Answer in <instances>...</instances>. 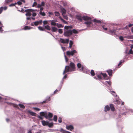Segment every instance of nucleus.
<instances>
[{
	"instance_id": "nucleus-23",
	"label": "nucleus",
	"mask_w": 133,
	"mask_h": 133,
	"mask_svg": "<svg viewBox=\"0 0 133 133\" xmlns=\"http://www.w3.org/2000/svg\"><path fill=\"white\" fill-rule=\"evenodd\" d=\"M32 28H33L32 27L29 26H26L24 27L23 29L25 30H27L30 29Z\"/></svg>"
},
{
	"instance_id": "nucleus-34",
	"label": "nucleus",
	"mask_w": 133,
	"mask_h": 133,
	"mask_svg": "<svg viewBox=\"0 0 133 133\" xmlns=\"http://www.w3.org/2000/svg\"><path fill=\"white\" fill-rule=\"evenodd\" d=\"M72 28L71 26H65L64 27V28L66 30L68 29L69 28L71 29Z\"/></svg>"
},
{
	"instance_id": "nucleus-45",
	"label": "nucleus",
	"mask_w": 133,
	"mask_h": 133,
	"mask_svg": "<svg viewBox=\"0 0 133 133\" xmlns=\"http://www.w3.org/2000/svg\"><path fill=\"white\" fill-rule=\"evenodd\" d=\"M33 108L35 110L37 111H39L40 110V109L37 108Z\"/></svg>"
},
{
	"instance_id": "nucleus-54",
	"label": "nucleus",
	"mask_w": 133,
	"mask_h": 133,
	"mask_svg": "<svg viewBox=\"0 0 133 133\" xmlns=\"http://www.w3.org/2000/svg\"><path fill=\"white\" fill-rule=\"evenodd\" d=\"M43 23L44 25L48 23V22L47 21H43Z\"/></svg>"
},
{
	"instance_id": "nucleus-9",
	"label": "nucleus",
	"mask_w": 133,
	"mask_h": 133,
	"mask_svg": "<svg viewBox=\"0 0 133 133\" xmlns=\"http://www.w3.org/2000/svg\"><path fill=\"white\" fill-rule=\"evenodd\" d=\"M60 42L61 43H68L69 42V39H64L63 38H60Z\"/></svg>"
},
{
	"instance_id": "nucleus-12",
	"label": "nucleus",
	"mask_w": 133,
	"mask_h": 133,
	"mask_svg": "<svg viewBox=\"0 0 133 133\" xmlns=\"http://www.w3.org/2000/svg\"><path fill=\"white\" fill-rule=\"evenodd\" d=\"M66 128L67 129L71 131H72V130L74 129L73 127L71 125H66Z\"/></svg>"
},
{
	"instance_id": "nucleus-19",
	"label": "nucleus",
	"mask_w": 133,
	"mask_h": 133,
	"mask_svg": "<svg viewBox=\"0 0 133 133\" xmlns=\"http://www.w3.org/2000/svg\"><path fill=\"white\" fill-rule=\"evenodd\" d=\"M28 112L30 115H31L32 116H36V114L34 112L31 111L30 110H29L28 111Z\"/></svg>"
},
{
	"instance_id": "nucleus-42",
	"label": "nucleus",
	"mask_w": 133,
	"mask_h": 133,
	"mask_svg": "<svg viewBox=\"0 0 133 133\" xmlns=\"http://www.w3.org/2000/svg\"><path fill=\"white\" fill-rule=\"evenodd\" d=\"M48 114L46 112H44V117L46 119H47V117H48Z\"/></svg>"
},
{
	"instance_id": "nucleus-53",
	"label": "nucleus",
	"mask_w": 133,
	"mask_h": 133,
	"mask_svg": "<svg viewBox=\"0 0 133 133\" xmlns=\"http://www.w3.org/2000/svg\"><path fill=\"white\" fill-rule=\"evenodd\" d=\"M48 13L49 14V17H50V15H53V13L51 12H49Z\"/></svg>"
},
{
	"instance_id": "nucleus-59",
	"label": "nucleus",
	"mask_w": 133,
	"mask_h": 133,
	"mask_svg": "<svg viewBox=\"0 0 133 133\" xmlns=\"http://www.w3.org/2000/svg\"><path fill=\"white\" fill-rule=\"evenodd\" d=\"M107 83L109 85H110L111 84V83L110 81H106Z\"/></svg>"
},
{
	"instance_id": "nucleus-52",
	"label": "nucleus",
	"mask_w": 133,
	"mask_h": 133,
	"mask_svg": "<svg viewBox=\"0 0 133 133\" xmlns=\"http://www.w3.org/2000/svg\"><path fill=\"white\" fill-rule=\"evenodd\" d=\"M61 87H60V89H59V90H58V91H59L60 89H61ZM58 90L57 89H56L54 92V94H56L57 92H58Z\"/></svg>"
},
{
	"instance_id": "nucleus-41",
	"label": "nucleus",
	"mask_w": 133,
	"mask_h": 133,
	"mask_svg": "<svg viewBox=\"0 0 133 133\" xmlns=\"http://www.w3.org/2000/svg\"><path fill=\"white\" fill-rule=\"evenodd\" d=\"M58 122L59 123H61L62 122V118L61 117H59Z\"/></svg>"
},
{
	"instance_id": "nucleus-18",
	"label": "nucleus",
	"mask_w": 133,
	"mask_h": 133,
	"mask_svg": "<svg viewBox=\"0 0 133 133\" xmlns=\"http://www.w3.org/2000/svg\"><path fill=\"white\" fill-rule=\"evenodd\" d=\"M110 108L111 110L113 111H115V109L114 107L113 104H110Z\"/></svg>"
},
{
	"instance_id": "nucleus-15",
	"label": "nucleus",
	"mask_w": 133,
	"mask_h": 133,
	"mask_svg": "<svg viewBox=\"0 0 133 133\" xmlns=\"http://www.w3.org/2000/svg\"><path fill=\"white\" fill-rule=\"evenodd\" d=\"M106 72H107L109 75L110 76H111L112 75L113 71L111 69H109L106 71Z\"/></svg>"
},
{
	"instance_id": "nucleus-47",
	"label": "nucleus",
	"mask_w": 133,
	"mask_h": 133,
	"mask_svg": "<svg viewBox=\"0 0 133 133\" xmlns=\"http://www.w3.org/2000/svg\"><path fill=\"white\" fill-rule=\"evenodd\" d=\"M48 102V101L47 100H46L45 101H43V102H41V104H43V103H47V102Z\"/></svg>"
},
{
	"instance_id": "nucleus-48",
	"label": "nucleus",
	"mask_w": 133,
	"mask_h": 133,
	"mask_svg": "<svg viewBox=\"0 0 133 133\" xmlns=\"http://www.w3.org/2000/svg\"><path fill=\"white\" fill-rule=\"evenodd\" d=\"M119 39L121 41H123L124 40L123 37L122 36H120Z\"/></svg>"
},
{
	"instance_id": "nucleus-5",
	"label": "nucleus",
	"mask_w": 133,
	"mask_h": 133,
	"mask_svg": "<svg viewBox=\"0 0 133 133\" xmlns=\"http://www.w3.org/2000/svg\"><path fill=\"white\" fill-rule=\"evenodd\" d=\"M70 71H74L75 70V65L73 63L71 62L70 64Z\"/></svg>"
},
{
	"instance_id": "nucleus-30",
	"label": "nucleus",
	"mask_w": 133,
	"mask_h": 133,
	"mask_svg": "<svg viewBox=\"0 0 133 133\" xmlns=\"http://www.w3.org/2000/svg\"><path fill=\"white\" fill-rule=\"evenodd\" d=\"M38 28L39 30L42 31H44L45 29V28H44L40 26H38Z\"/></svg>"
},
{
	"instance_id": "nucleus-21",
	"label": "nucleus",
	"mask_w": 133,
	"mask_h": 133,
	"mask_svg": "<svg viewBox=\"0 0 133 133\" xmlns=\"http://www.w3.org/2000/svg\"><path fill=\"white\" fill-rule=\"evenodd\" d=\"M110 110V108L108 105L106 106L104 108V111L106 112L107 111H109Z\"/></svg>"
},
{
	"instance_id": "nucleus-39",
	"label": "nucleus",
	"mask_w": 133,
	"mask_h": 133,
	"mask_svg": "<svg viewBox=\"0 0 133 133\" xmlns=\"http://www.w3.org/2000/svg\"><path fill=\"white\" fill-rule=\"evenodd\" d=\"M55 15L56 16H59L60 15L59 13L58 12H55Z\"/></svg>"
},
{
	"instance_id": "nucleus-43",
	"label": "nucleus",
	"mask_w": 133,
	"mask_h": 133,
	"mask_svg": "<svg viewBox=\"0 0 133 133\" xmlns=\"http://www.w3.org/2000/svg\"><path fill=\"white\" fill-rule=\"evenodd\" d=\"M101 74L100 75H98L97 76V77L99 79H101L102 78V77L101 76Z\"/></svg>"
},
{
	"instance_id": "nucleus-60",
	"label": "nucleus",
	"mask_w": 133,
	"mask_h": 133,
	"mask_svg": "<svg viewBox=\"0 0 133 133\" xmlns=\"http://www.w3.org/2000/svg\"><path fill=\"white\" fill-rule=\"evenodd\" d=\"M63 17L64 19H66L67 20V19H68V17L67 16V15H66L65 16H64Z\"/></svg>"
},
{
	"instance_id": "nucleus-50",
	"label": "nucleus",
	"mask_w": 133,
	"mask_h": 133,
	"mask_svg": "<svg viewBox=\"0 0 133 133\" xmlns=\"http://www.w3.org/2000/svg\"><path fill=\"white\" fill-rule=\"evenodd\" d=\"M3 10V7H1L0 8V14L2 13Z\"/></svg>"
},
{
	"instance_id": "nucleus-22",
	"label": "nucleus",
	"mask_w": 133,
	"mask_h": 133,
	"mask_svg": "<svg viewBox=\"0 0 133 133\" xmlns=\"http://www.w3.org/2000/svg\"><path fill=\"white\" fill-rule=\"evenodd\" d=\"M60 131L63 133H72L70 132L64 130L62 128H61V129Z\"/></svg>"
},
{
	"instance_id": "nucleus-61",
	"label": "nucleus",
	"mask_w": 133,
	"mask_h": 133,
	"mask_svg": "<svg viewBox=\"0 0 133 133\" xmlns=\"http://www.w3.org/2000/svg\"><path fill=\"white\" fill-rule=\"evenodd\" d=\"M7 9V7L6 6H4V7H3V10H6Z\"/></svg>"
},
{
	"instance_id": "nucleus-14",
	"label": "nucleus",
	"mask_w": 133,
	"mask_h": 133,
	"mask_svg": "<svg viewBox=\"0 0 133 133\" xmlns=\"http://www.w3.org/2000/svg\"><path fill=\"white\" fill-rule=\"evenodd\" d=\"M51 25L54 26H55L56 25V22H57V21L56 19H54L51 21Z\"/></svg>"
},
{
	"instance_id": "nucleus-38",
	"label": "nucleus",
	"mask_w": 133,
	"mask_h": 133,
	"mask_svg": "<svg viewBox=\"0 0 133 133\" xmlns=\"http://www.w3.org/2000/svg\"><path fill=\"white\" fill-rule=\"evenodd\" d=\"M39 14L42 16H45V14L44 12H43L42 11L39 12Z\"/></svg>"
},
{
	"instance_id": "nucleus-10",
	"label": "nucleus",
	"mask_w": 133,
	"mask_h": 133,
	"mask_svg": "<svg viewBox=\"0 0 133 133\" xmlns=\"http://www.w3.org/2000/svg\"><path fill=\"white\" fill-rule=\"evenodd\" d=\"M42 20H40L39 21H37L34 22V23L35 25L37 26L39 24H41L42 23Z\"/></svg>"
},
{
	"instance_id": "nucleus-56",
	"label": "nucleus",
	"mask_w": 133,
	"mask_h": 133,
	"mask_svg": "<svg viewBox=\"0 0 133 133\" xmlns=\"http://www.w3.org/2000/svg\"><path fill=\"white\" fill-rule=\"evenodd\" d=\"M37 15L36 13L34 12L32 14V16L34 17L36 16Z\"/></svg>"
},
{
	"instance_id": "nucleus-2",
	"label": "nucleus",
	"mask_w": 133,
	"mask_h": 133,
	"mask_svg": "<svg viewBox=\"0 0 133 133\" xmlns=\"http://www.w3.org/2000/svg\"><path fill=\"white\" fill-rule=\"evenodd\" d=\"M35 10L33 9H29L25 10L24 11V12H27L25 14V15L26 16H30L32 15V14L31 12H33Z\"/></svg>"
},
{
	"instance_id": "nucleus-37",
	"label": "nucleus",
	"mask_w": 133,
	"mask_h": 133,
	"mask_svg": "<svg viewBox=\"0 0 133 133\" xmlns=\"http://www.w3.org/2000/svg\"><path fill=\"white\" fill-rule=\"evenodd\" d=\"M56 26L59 28L63 27V26L61 24H56Z\"/></svg>"
},
{
	"instance_id": "nucleus-29",
	"label": "nucleus",
	"mask_w": 133,
	"mask_h": 133,
	"mask_svg": "<svg viewBox=\"0 0 133 133\" xmlns=\"http://www.w3.org/2000/svg\"><path fill=\"white\" fill-rule=\"evenodd\" d=\"M18 105L21 108H22L23 109H24L25 108V106L23 104H18Z\"/></svg>"
},
{
	"instance_id": "nucleus-49",
	"label": "nucleus",
	"mask_w": 133,
	"mask_h": 133,
	"mask_svg": "<svg viewBox=\"0 0 133 133\" xmlns=\"http://www.w3.org/2000/svg\"><path fill=\"white\" fill-rule=\"evenodd\" d=\"M37 4V2H35L34 3L33 5H32V7L35 6H36Z\"/></svg>"
},
{
	"instance_id": "nucleus-25",
	"label": "nucleus",
	"mask_w": 133,
	"mask_h": 133,
	"mask_svg": "<svg viewBox=\"0 0 133 133\" xmlns=\"http://www.w3.org/2000/svg\"><path fill=\"white\" fill-rule=\"evenodd\" d=\"M57 117L56 115H55L54 116V118L53 120L55 122H57Z\"/></svg>"
},
{
	"instance_id": "nucleus-55",
	"label": "nucleus",
	"mask_w": 133,
	"mask_h": 133,
	"mask_svg": "<svg viewBox=\"0 0 133 133\" xmlns=\"http://www.w3.org/2000/svg\"><path fill=\"white\" fill-rule=\"evenodd\" d=\"M17 3L18 5H20L22 4V3L20 1H18L17 4Z\"/></svg>"
},
{
	"instance_id": "nucleus-13",
	"label": "nucleus",
	"mask_w": 133,
	"mask_h": 133,
	"mask_svg": "<svg viewBox=\"0 0 133 133\" xmlns=\"http://www.w3.org/2000/svg\"><path fill=\"white\" fill-rule=\"evenodd\" d=\"M116 30L115 29H114L113 30H109V32H110V33L109 34L111 35H116Z\"/></svg>"
},
{
	"instance_id": "nucleus-6",
	"label": "nucleus",
	"mask_w": 133,
	"mask_h": 133,
	"mask_svg": "<svg viewBox=\"0 0 133 133\" xmlns=\"http://www.w3.org/2000/svg\"><path fill=\"white\" fill-rule=\"evenodd\" d=\"M131 48H132L131 47ZM126 55L125 57L128 58V57H127L129 56L130 54H133V51L132 50V48H131L129 50V52H128L127 50L125 52Z\"/></svg>"
},
{
	"instance_id": "nucleus-32",
	"label": "nucleus",
	"mask_w": 133,
	"mask_h": 133,
	"mask_svg": "<svg viewBox=\"0 0 133 133\" xmlns=\"http://www.w3.org/2000/svg\"><path fill=\"white\" fill-rule=\"evenodd\" d=\"M72 33H73L74 34H77L78 32L77 30L75 29L72 30Z\"/></svg>"
},
{
	"instance_id": "nucleus-26",
	"label": "nucleus",
	"mask_w": 133,
	"mask_h": 133,
	"mask_svg": "<svg viewBox=\"0 0 133 133\" xmlns=\"http://www.w3.org/2000/svg\"><path fill=\"white\" fill-rule=\"evenodd\" d=\"M73 42L72 41H70L69 43V48H71L72 47V45L73 44Z\"/></svg>"
},
{
	"instance_id": "nucleus-31",
	"label": "nucleus",
	"mask_w": 133,
	"mask_h": 133,
	"mask_svg": "<svg viewBox=\"0 0 133 133\" xmlns=\"http://www.w3.org/2000/svg\"><path fill=\"white\" fill-rule=\"evenodd\" d=\"M48 125L49 127H51L53 126V123L52 122L49 123L48 122Z\"/></svg>"
},
{
	"instance_id": "nucleus-24",
	"label": "nucleus",
	"mask_w": 133,
	"mask_h": 133,
	"mask_svg": "<svg viewBox=\"0 0 133 133\" xmlns=\"http://www.w3.org/2000/svg\"><path fill=\"white\" fill-rule=\"evenodd\" d=\"M93 21L95 23H99L100 24H101L102 23L101 22V21L99 20H98L96 19H95Z\"/></svg>"
},
{
	"instance_id": "nucleus-44",
	"label": "nucleus",
	"mask_w": 133,
	"mask_h": 133,
	"mask_svg": "<svg viewBox=\"0 0 133 133\" xmlns=\"http://www.w3.org/2000/svg\"><path fill=\"white\" fill-rule=\"evenodd\" d=\"M114 102H117V103H115V104H120V102L119 101L117 100H116V101H114Z\"/></svg>"
},
{
	"instance_id": "nucleus-16",
	"label": "nucleus",
	"mask_w": 133,
	"mask_h": 133,
	"mask_svg": "<svg viewBox=\"0 0 133 133\" xmlns=\"http://www.w3.org/2000/svg\"><path fill=\"white\" fill-rule=\"evenodd\" d=\"M76 18L79 21L82 22V21L83 18L80 15H77L76 16Z\"/></svg>"
},
{
	"instance_id": "nucleus-62",
	"label": "nucleus",
	"mask_w": 133,
	"mask_h": 133,
	"mask_svg": "<svg viewBox=\"0 0 133 133\" xmlns=\"http://www.w3.org/2000/svg\"><path fill=\"white\" fill-rule=\"evenodd\" d=\"M65 59L66 62H67L68 61V59L65 56Z\"/></svg>"
},
{
	"instance_id": "nucleus-8",
	"label": "nucleus",
	"mask_w": 133,
	"mask_h": 133,
	"mask_svg": "<svg viewBox=\"0 0 133 133\" xmlns=\"http://www.w3.org/2000/svg\"><path fill=\"white\" fill-rule=\"evenodd\" d=\"M53 114L52 113L49 112L48 113L47 119L50 121H52L53 119L52 118L53 117Z\"/></svg>"
},
{
	"instance_id": "nucleus-46",
	"label": "nucleus",
	"mask_w": 133,
	"mask_h": 133,
	"mask_svg": "<svg viewBox=\"0 0 133 133\" xmlns=\"http://www.w3.org/2000/svg\"><path fill=\"white\" fill-rule=\"evenodd\" d=\"M58 32L60 34H62L63 33V31L61 29H59L58 30Z\"/></svg>"
},
{
	"instance_id": "nucleus-35",
	"label": "nucleus",
	"mask_w": 133,
	"mask_h": 133,
	"mask_svg": "<svg viewBox=\"0 0 133 133\" xmlns=\"http://www.w3.org/2000/svg\"><path fill=\"white\" fill-rule=\"evenodd\" d=\"M90 73L91 75L92 76H94L95 75V73L94 70H91Z\"/></svg>"
},
{
	"instance_id": "nucleus-3",
	"label": "nucleus",
	"mask_w": 133,
	"mask_h": 133,
	"mask_svg": "<svg viewBox=\"0 0 133 133\" xmlns=\"http://www.w3.org/2000/svg\"><path fill=\"white\" fill-rule=\"evenodd\" d=\"M72 34V32L71 30H66L64 31V36L67 37L71 36Z\"/></svg>"
},
{
	"instance_id": "nucleus-20",
	"label": "nucleus",
	"mask_w": 133,
	"mask_h": 133,
	"mask_svg": "<svg viewBox=\"0 0 133 133\" xmlns=\"http://www.w3.org/2000/svg\"><path fill=\"white\" fill-rule=\"evenodd\" d=\"M101 74L103 76V77L105 79H108V78H107V77L108 76L106 73H103L102 72H101Z\"/></svg>"
},
{
	"instance_id": "nucleus-27",
	"label": "nucleus",
	"mask_w": 133,
	"mask_h": 133,
	"mask_svg": "<svg viewBox=\"0 0 133 133\" xmlns=\"http://www.w3.org/2000/svg\"><path fill=\"white\" fill-rule=\"evenodd\" d=\"M44 28L48 30H51L50 27L48 25L45 26Z\"/></svg>"
},
{
	"instance_id": "nucleus-63",
	"label": "nucleus",
	"mask_w": 133,
	"mask_h": 133,
	"mask_svg": "<svg viewBox=\"0 0 133 133\" xmlns=\"http://www.w3.org/2000/svg\"><path fill=\"white\" fill-rule=\"evenodd\" d=\"M44 9L43 8V7H41L40 8V11H42Z\"/></svg>"
},
{
	"instance_id": "nucleus-17",
	"label": "nucleus",
	"mask_w": 133,
	"mask_h": 133,
	"mask_svg": "<svg viewBox=\"0 0 133 133\" xmlns=\"http://www.w3.org/2000/svg\"><path fill=\"white\" fill-rule=\"evenodd\" d=\"M42 125L43 126H45V125H48V122L47 121H45L43 120L42 121Z\"/></svg>"
},
{
	"instance_id": "nucleus-33",
	"label": "nucleus",
	"mask_w": 133,
	"mask_h": 133,
	"mask_svg": "<svg viewBox=\"0 0 133 133\" xmlns=\"http://www.w3.org/2000/svg\"><path fill=\"white\" fill-rule=\"evenodd\" d=\"M61 12L62 14H65L66 13V10L64 9H63L61 10Z\"/></svg>"
},
{
	"instance_id": "nucleus-1",
	"label": "nucleus",
	"mask_w": 133,
	"mask_h": 133,
	"mask_svg": "<svg viewBox=\"0 0 133 133\" xmlns=\"http://www.w3.org/2000/svg\"><path fill=\"white\" fill-rule=\"evenodd\" d=\"M83 20L86 21L84 23V24L87 25L88 27H90L91 24H92V20H91V18L89 17L84 16L82 17Z\"/></svg>"
},
{
	"instance_id": "nucleus-28",
	"label": "nucleus",
	"mask_w": 133,
	"mask_h": 133,
	"mask_svg": "<svg viewBox=\"0 0 133 133\" xmlns=\"http://www.w3.org/2000/svg\"><path fill=\"white\" fill-rule=\"evenodd\" d=\"M52 31L53 32H56L57 30V28L55 27H52Z\"/></svg>"
},
{
	"instance_id": "nucleus-11",
	"label": "nucleus",
	"mask_w": 133,
	"mask_h": 133,
	"mask_svg": "<svg viewBox=\"0 0 133 133\" xmlns=\"http://www.w3.org/2000/svg\"><path fill=\"white\" fill-rule=\"evenodd\" d=\"M77 66L78 69L81 68L80 69L81 71H83L84 69V67L82 66L81 64L79 63H78L77 64Z\"/></svg>"
},
{
	"instance_id": "nucleus-7",
	"label": "nucleus",
	"mask_w": 133,
	"mask_h": 133,
	"mask_svg": "<svg viewBox=\"0 0 133 133\" xmlns=\"http://www.w3.org/2000/svg\"><path fill=\"white\" fill-rule=\"evenodd\" d=\"M70 69L69 66H65V70L63 72V74L64 75L66 73L70 71Z\"/></svg>"
},
{
	"instance_id": "nucleus-57",
	"label": "nucleus",
	"mask_w": 133,
	"mask_h": 133,
	"mask_svg": "<svg viewBox=\"0 0 133 133\" xmlns=\"http://www.w3.org/2000/svg\"><path fill=\"white\" fill-rule=\"evenodd\" d=\"M38 117L41 120H42L43 119V118L42 117L40 116H38Z\"/></svg>"
},
{
	"instance_id": "nucleus-51",
	"label": "nucleus",
	"mask_w": 133,
	"mask_h": 133,
	"mask_svg": "<svg viewBox=\"0 0 133 133\" xmlns=\"http://www.w3.org/2000/svg\"><path fill=\"white\" fill-rule=\"evenodd\" d=\"M45 2H41V6H44L45 5Z\"/></svg>"
},
{
	"instance_id": "nucleus-36",
	"label": "nucleus",
	"mask_w": 133,
	"mask_h": 133,
	"mask_svg": "<svg viewBox=\"0 0 133 133\" xmlns=\"http://www.w3.org/2000/svg\"><path fill=\"white\" fill-rule=\"evenodd\" d=\"M59 19L61 20L64 23H66L67 22L65 21L61 17H59Z\"/></svg>"
},
{
	"instance_id": "nucleus-58",
	"label": "nucleus",
	"mask_w": 133,
	"mask_h": 133,
	"mask_svg": "<svg viewBox=\"0 0 133 133\" xmlns=\"http://www.w3.org/2000/svg\"><path fill=\"white\" fill-rule=\"evenodd\" d=\"M41 6V4H38L37 5V7L38 8H40Z\"/></svg>"
},
{
	"instance_id": "nucleus-40",
	"label": "nucleus",
	"mask_w": 133,
	"mask_h": 133,
	"mask_svg": "<svg viewBox=\"0 0 133 133\" xmlns=\"http://www.w3.org/2000/svg\"><path fill=\"white\" fill-rule=\"evenodd\" d=\"M40 115L41 116H44V112H42L40 113Z\"/></svg>"
},
{
	"instance_id": "nucleus-4",
	"label": "nucleus",
	"mask_w": 133,
	"mask_h": 133,
	"mask_svg": "<svg viewBox=\"0 0 133 133\" xmlns=\"http://www.w3.org/2000/svg\"><path fill=\"white\" fill-rule=\"evenodd\" d=\"M77 53V51L76 50H73L72 51H68L66 52V54L68 56L71 55L73 56L75 54Z\"/></svg>"
},
{
	"instance_id": "nucleus-64",
	"label": "nucleus",
	"mask_w": 133,
	"mask_h": 133,
	"mask_svg": "<svg viewBox=\"0 0 133 133\" xmlns=\"http://www.w3.org/2000/svg\"><path fill=\"white\" fill-rule=\"evenodd\" d=\"M67 75H65L63 77V78L64 79H65L67 78Z\"/></svg>"
}]
</instances>
